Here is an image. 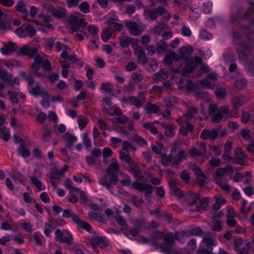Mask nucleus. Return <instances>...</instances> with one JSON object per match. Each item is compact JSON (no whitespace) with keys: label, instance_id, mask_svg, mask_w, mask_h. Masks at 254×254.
Here are the masks:
<instances>
[{"label":"nucleus","instance_id":"obj_1","mask_svg":"<svg viewBox=\"0 0 254 254\" xmlns=\"http://www.w3.org/2000/svg\"><path fill=\"white\" fill-rule=\"evenodd\" d=\"M208 112L211 116L212 122L214 123H220L223 119H226L228 117L234 116L232 115L227 106H222L218 108L216 105L210 104Z\"/></svg>","mask_w":254,"mask_h":254},{"label":"nucleus","instance_id":"obj_2","mask_svg":"<svg viewBox=\"0 0 254 254\" xmlns=\"http://www.w3.org/2000/svg\"><path fill=\"white\" fill-rule=\"evenodd\" d=\"M234 172V169L231 165H227L225 167L219 168L216 170V182L221 189L227 192L230 191L231 186L228 184H224L222 178L225 174L232 175Z\"/></svg>","mask_w":254,"mask_h":254},{"label":"nucleus","instance_id":"obj_3","mask_svg":"<svg viewBox=\"0 0 254 254\" xmlns=\"http://www.w3.org/2000/svg\"><path fill=\"white\" fill-rule=\"evenodd\" d=\"M24 19L27 21H31L36 25V28L38 30L44 33H47V29H53V26L50 23L52 17H38V19H32L34 17H23Z\"/></svg>","mask_w":254,"mask_h":254},{"label":"nucleus","instance_id":"obj_4","mask_svg":"<svg viewBox=\"0 0 254 254\" xmlns=\"http://www.w3.org/2000/svg\"><path fill=\"white\" fill-rule=\"evenodd\" d=\"M107 114L111 116L116 115V117L115 119L117 123L120 124H125L126 123H128V128H123V131L125 133L127 132L128 131H131L133 128V123L132 122H129V118L128 117L123 115V113L121 109L120 108L116 107L115 108L112 112L110 111H108L107 112Z\"/></svg>","mask_w":254,"mask_h":254},{"label":"nucleus","instance_id":"obj_5","mask_svg":"<svg viewBox=\"0 0 254 254\" xmlns=\"http://www.w3.org/2000/svg\"><path fill=\"white\" fill-rule=\"evenodd\" d=\"M227 134V132L225 129L221 130L215 128H212L211 129L204 128L201 131L200 137L203 140L210 139L214 140L217 139L219 137H225Z\"/></svg>","mask_w":254,"mask_h":254},{"label":"nucleus","instance_id":"obj_6","mask_svg":"<svg viewBox=\"0 0 254 254\" xmlns=\"http://www.w3.org/2000/svg\"><path fill=\"white\" fill-rule=\"evenodd\" d=\"M67 26L72 32L82 31L86 26L87 22L83 17H68Z\"/></svg>","mask_w":254,"mask_h":254},{"label":"nucleus","instance_id":"obj_7","mask_svg":"<svg viewBox=\"0 0 254 254\" xmlns=\"http://www.w3.org/2000/svg\"><path fill=\"white\" fill-rule=\"evenodd\" d=\"M15 33L20 38L33 37L36 35V30L30 24L22 25L16 29Z\"/></svg>","mask_w":254,"mask_h":254},{"label":"nucleus","instance_id":"obj_8","mask_svg":"<svg viewBox=\"0 0 254 254\" xmlns=\"http://www.w3.org/2000/svg\"><path fill=\"white\" fill-rule=\"evenodd\" d=\"M12 17H0V30L12 31L13 28L12 25L15 26H19L21 21L18 19L12 20Z\"/></svg>","mask_w":254,"mask_h":254},{"label":"nucleus","instance_id":"obj_9","mask_svg":"<svg viewBox=\"0 0 254 254\" xmlns=\"http://www.w3.org/2000/svg\"><path fill=\"white\" fill-rule=\"evenodd\" d=\"M132 187L140 192H145L147 194H151L154 189L151 185L138 181L133 182L132 184Z\"/></svg>","mask_w":254,"mask_h":254},{"label":"nucleus","instance_id":"obj_10","mask_svg":"<svg viewBox=\"0 0 254 254\" xmlns=\"http://www.w3.org/2000/svg\"><path fill=\"white\" fill-rule=\"evenodd\" d=\"M173 234L171 232L167 233L164 237V243L160 244V248L165 253H169L174 244Z\"/></svg>","mask_w":254,"mask_h":254},{"label":"nucleus","instance_id":"obj_11","mask_svg":"<svg viewBox=\"0 0 254 254\" xmlns=\"http://www.w3.org/2000/svg\"><path fill=\"white\" fill-rule=\"evenodd\" d=\"M55 240L60 243L70 245L73 241V238L70 232H67L65 234L60 229H58L55 232Z\"/></svg>","mask_w":254,"mask_h":254},{"label":"nucleus","instance_id":"obj_12","mask_svg":"<svg viewBox=\"0 0 254 254\" xmlns=\"http://www.w3.org/2000/svg\"><path fill=\"white\" fill-rule=\"evenodd\" d=\"M185 65L182 68L181 74L184 77L187 75L190 74L196 68V65L192 59H187V60H184Z\"/></svg>","mask_w":254,"mask_h":254},{"label":"nucleus","instance_id":"obj_13","mask_svg":"<svg viewBox=\"0 0 254 254\" xmlns=\"http://www.w3.org/2000/svg\"><path fill=\"white\" fill-rule=\"evenodd\" d=\"M144 14L146 16H159L164 15L167 16L168 12L162 7L155 9L152 6L148 7L144 9Z\"/></svg>","mask_w":254,"mask_h":254},{"label":"nucleus","instance_id":"obj_14","mask_svg":"<svg viewBox=\"0 0 254 254\" xmlns=\"http://www.w3.org/2000/svg\"><path fill=\"white\" fill-rule=\"evenodd\" d=\"M7 95L9 100L12 104H17L19 101H24L26 98V96L24 93L11 90L7 91Z\"/></svg>","mask_w":254,"mask_h":254},{"label":"nucleus","instance_id":"obj_15","mask_svg":"<svg viewBox=\"0 0 254 254\" xmlns=\"http://www.w3.org/2000/svg\"><path fill=\"white\" fill-rule=\"evenodd\" d=\"M245 97L241 94H237L232 97V103L233 107V111L238 114L239 109L245 103Z\"/></svg>","mask_w":254,"mask_h":254},{"label":"nucleus","instance_id":"obj_16","mask_svg":"<svg viewBox=\"0 0 254 254\" xmlns=\"http://www.w3.org/2000/svg\"><path fill=\"white\" fill-rule=\"evenodd\" d=\"M125 25L131 35L138 36L142 32V30L139 28V26L135 22L126 21Z\"/></svg>","mask_w":254,"mask_h":254},{"label":"nucleus","instance_id":"obj_17","mask_svg":"<svg viewBox=\"0 0 254 254\" xmlns=\"http://www.w3.org/2000/svg\"><path fill=\"white\" fill-rule=\"evenodd\" d=\"M193 51V48L191 45L182 46L179 48V54L181 59L187 60V59H192L189 58L188 56L191 54Z\"/></svg>","mask_w":254,"mask_h":254},{"label":"nucleus","instance_id":"obj_18","mask_svg":"<svg viewBox=\"0 0 254 254\" xmlns=\"http://www.w3.org/2000/svg\"><path fill=\"white\" fill-rule=\"evenodd\" d=\"M43 7L47 11L51 12L53 16H64L66 14V9L63 7H59L54 9L49 3L44 4Z\"/></svg>","mask_w":254,"mask_h":254},{"label":"nucleus","instance_id":"obj_19","mask_svg":"<svg viewBox=\"0 0 254 254\" xmlns=\"http://www.w3.org/2000/svg\"><path fill=\"white\" fill-rule=\"evenodd\" d=\"M186 158V156H185V151L183 149H181L179 150L176 156L169 154V157H167V159H168L169 161L172 162L173 164L177 165L182 161L183 159Z\"/></svg>","mask_w":254,"mask_h":254},{"label":"nucleus","instance_id":"obj_20","mask_svg":"<svg viewBox=\"0 0 254 254\" xmlns=\"http://www.w3.org/2000/svg\"><path fill=\"white\" fill-rule=\"evenodd\" d=\"M135 52L137 55V62L142 65L146 64L148 59L143 48L140 46H138L135 48Z\"/></svg>","mask_w":254,"mask_h":254},{"label":"nucleus","instance_id":"obj_21","mask_svg":"<svg viewBox=\"0 0 254 254\" xmlns=\"http://www.w3.org/2000/svg\"><path fill=\"white\" fill-rule=\"evenodd\" d=\"M3 45L4 46L0 49V52L3 55L7 56L17 51L16 45L11 41Z\"/></svg>","mask_w":254,"mask_h":254},{"label":"nucleus","instance_id":"obj_22","mask_svg":"<svg viewBox=\"0 0 254 254\" xmlns=\"http://www.w3.org/2000/svg\"><path fill=\"white\" fill-rule=\"evenodd\" d=\"M192 170L194 173L195 176L198 177L197 179V182L200 184L203 185L205 183V179L206 177L200 167L195 164L193 166Z\"/></svg>","mask_w":254,"mask_h":254},{"label":"nucleus","instance_id":"obj_23","mask_svg":"<svg viewBox=\"0 0 254 254\" xmlns=\"http://www.w3.org/2000/svg\"><path fill=\"white\" fill-rule=\"evenodd\" d=\"M91 242L92 244L102 248L106 247L109 243L108 239L103 236L95 237L92 239Z\"/></svg>","mask_w":254,"mask_h":254},{"label":"nucleus","instance_id":"obj_24","mask_svg":"<svg viewBox=\"0 0 254 254\" xmlns=\"http://www.w3.org/2000/svg\"><path fill=\"white\" fill-rule=\"evenodd\" d=\"M133 165L130 166V172L133 175L135 181L141 182L144 180V175L141 171L137 167Z\"/></svg>","mask_w":254,"mask_h":254},{"label":"nucleus","instance_id":"obj_25","mask_svg":"<svg viewBox=\"0 0 254 254\" xmlns=\"http://www.w3.org/2000/svg\"><path fill=\"white\" fill-rule=\"evenodd\" d=\"M185 198H186L188 201H190V203L191 205H193L199 199L200 194L198 193H193L191 191H189L186 194Z\"/></svg>","mask_w":254,"mask_h":254},{"label":"nucleus","instance_id":"obj_26","mask_svg":"<svg viewBox=\"0 0 254 254\" xmlns=\"http://www.w3.org/2000/svg\"><path fill=\"white\" fill-rule=\"evenodd\" d=\"M119 41L120 45L124 48L128 47L130 43L134 45L137 44V41L131 37H121Z\"/></svg>","mask_w":254,"mask_h":254},{"label":"nucleus","instance_id":"obj_27","mask_svg":"<svg viewBox=\"0 0 254 254\" xmlns=\"http://www.w3.org/2000/svg\"><path fill=\"white\" fill-rule=\"evenodd\" d=\"M209 202V198L205 197L201 199L199 205L196 206V211L200 213L205 211L208 205Z\"/></svg>","mask_w":254,"mask_h":254},{"label":"nucleus","instance_id":"obj_28","mask_svg":"<svg viewBox=\"0 0 254 254\" xmlns=\"http://www.w3.org/2000/svg\"><path fill=\"white\" fill-rule=\"evenodd\" d=\"M75 224H76L80 228L85 230L89 233H91L92 228L91 225L89 223L82 220L79 218V217H78L76 220Z\"/></svg>","mask_w":254,"mask_h":254},{"label":"nucleus","instance_id":"obj_29","mask_svg":"<svg viewBox=\"0 0 254 254\" xmlns=\"http://www.w3.org/2000/svg\"><path fill=\"white\" fill-rule=\"evenodd\" d=\"M62 217L64 218H71L74 223L78 218L79 216L75 214L73 211L69 209H64L63 210Z\"/></svg>","mask_w":254,"mask_h":254},{"label":"nucleus","instance_id":"obj_30","mask_svg":"<svg viewBox=\"0 0 254 254\" xmlns=\"http://www.w3.org/2000/svg\"><path fill=\"white\" fill-rule=\"evenodd\" d=\"M144 111L147 114H158L159 112V107L155 104L148 103L144 107Z\"/></svg>","mask_w":254,"mask_h":254},{"label":"nucleus","instance_id":"obj_31","mask_svg":"<svg viewBox=\"0 0 254 254\" xmlns=\"http://www.w3.org/2000/svg\"><path fill=\"white\" fill-rule=\"evenodd\" d=\"M99 42L100 40L98 35H92L90 40V45L89 46V48L91 50H94L98 49L99 47Z\"/></svg>","mask_w":254,"mask_h":254},{"label":"nucleus","instance_id":"obj_32","mask_svg":"<svg viewBox=\"0 0 254 254\" xmlns=\"http://www.w3.org/2000/svg\"><path fill=\"white\" fill-rule=\"evenodd\" d=\"M193 130V126L192 125L188 122L186 124V127L185 126H181L180 127L179 131L180 133L183 135L184 136H187L188 134V132H191Z\"/></svg>","mask_w":254,"mask_h":254},{"label":"nucleus","instance_id":"obj_33","mask_svg":"<svg viewBox=\"0 0 254 254\" xmlns=\"http://www.w3.org/2000/svg\"><path fill=\"white\" fill-rule=\"evenodd\" d=\"M12 74H8L4 69H0V78L7 85L8 83L12 84Z\"/></svg>","mask_w":254,"mask_h":254},{"label":"nucleus","instance_id":"obj_34","mask_svg":"<svg viewBox=\"0 0 254 254\" xmlns=\"http://www.w3.org/2000/svg\"><path fill=\"white\" fill-rule=\"evenodd\" d=\"M17 151L18 154L24 158H28L30 156V152L25 144H20Z\"/></svg>","mask_w":254,"mask_h":254},{"label":"nucleus","instance_id":"obj_35","mask_svg":"<svg viewBox=\"0 0 254 254\" xmlns=\"http://www.w3.org/2000/svg\"><path fill=\"white\" fill-rule=\"evenodd\" d=\"M156 53L160 55L163 52L166 51L168 49V44L167 42L163 40L159 41L156 44Z\"/></svg>","mask_w":254,"mask_h":254},{"label":"nucleus","instance_id":"obj_36","mask_svg":"<svg viewBox=\"0 0 254 254\" xmlns=\"http://www.w3.org/2000/svg\"><path fill=\"white\" fill-rule=\"evenodd\" d=\"M10 136V130L5 127H0V138L4 141H8Z\"/></svg>","mask_w":254,"mask_h":254},{"label":"nucleus","instance_id":"obj_37","mask_svg":"<svg viewBox=\"0 0 254 254\" xmlns=\"http://www.w3.org/2000/svg\"><path fill=\"white\" fill-rule=\"evenodd\" d=\"M226 199L221 197L216 198L215 202L212 205V209L215 211H218L220 208L226 203Z\"/></svg>","mask_w":254,"mask_h":254},{"label":"nucleus","instance_id":"obj_38","mask_svg":"<svg viewBox=\"0 0 254 254\" xmlns=\"http://www.w3.org/2000/svg\"><path fill=\"white\" fill-rule=\"evenodd\" d=\"M120 159L129 164L130 166L134 165V161L130 158L128 151H121Z\"/></svg>","mask_w":254,"mask_h":254},{"label":"nucleus","instance_id":"obj_39","mask_svg":"<svg viewBox=\"0 0 254 254\" xmlns=\"http://www.w3.org/2000/svg\"><path fill=\"white\" fill-rule=\"evenodd\" d=\"M203 241L206 246L202 249H207L208 251H212L213 247L215 246V241L211 237H207L203 238Z\"/></svg>","mask_w":254,"mask_h":254},{"label":"nucleus","instance_id":"obj_40","mask_svg":"<svg viewBox=\"0 0 254 254\" xmlns=\"http://www.w3.org/2000/svg\"><path fill=\"white\" fill-rule=\"evenodd\" d=\"M247 9L245 8V9L242 8H240L238 10L237 14L238 15H244L247 16V15L251 14L254 11V4H250L249 7H247Z\"/></svg>","mask_w":254,"mask_h":254},{"label":"nucleus","instance_id":"obj_41","mask_svg":"<svg viewBox=\"0 0 254 254\" xmlns=\"http://www.w3.org/2000/svg\"><path fill=\"white\" fill-rule=\"evenodd\" d=\"M248 81L245 78H242L235 80L234 86L238 90H241L246 87Z\"/></svg>","mask_w":254,"mask_h":254},{"label":"nucleus","instance_id":"obj_42","mask_svg":"<svg viewBox=\"0 0 254 254\" xmlns=\"http://www.w3.org/2000/svg\"><path fill=\"white\" fill-rule=\"evenodd\" d=\"M12 178L15 182L21 184L24 183L26 179L25 176L19 172H14L12 176Z\"/></svg>","mask_w":254,"mask_h":254},{"label":"nucleus","instance_id":"obj_43","mask_svg":"<svg viewBox=\"0 0 254 254\" xmlns=\"http://www.w3.org/2000/svg\"><path fill=\"white\" fill-rule=\"evenodd\" d=\"M33 241L36 245L40 246L42 245V241L45 240L44 237L39 232H36L33 236Z\"/></svg>","mask_w":254,"mask_h":254},{"label":"nucleus","instance_id":"obj_44","mask_svg":"<svg viewBox=\"0 0 254 254\" xmlns=\"http://www.w3.org/2000/svg\"><path fill=\"white\" fill-rule=\"evenodd\" d=\"M186 235L187 237L191 236H201L203 234V231L199 228H195L186 231Z\"/></svg>","mask_w":254,"mask_h":254},{"label":"nucleus","instance_id":"obj_45","mask_svg":"<svg viewBox=\"0 0 254 254\" xmlns=\"http://www.w3.org/2000/svg\"><path fill=\"white\" fill-rule=\"evenodd\" d=\"M240 134L244 139L247 141H251L252 137L251 131L247 128H242L240 129Z\"/></svg>","mask_w":254,"mask_h":254},{"label":"nucleus","instance_id":"obj_46","mask_svg":"<svg viewBox=\"0 0 254 254\" xmlns=\"http://www.w3.org/2000/svg\"><path fill=\"white\" fill-rule=\"evenodd\" d=\"M143 127L145 129L148 130L150 132L153 134L156 135L158 133V130L157 127L153 125L151 122H147L143 124Z\"/></svg>","mask_w":254,"mask_h":254},{"label":"nucleus","instance_id":"obj_47","mask_svg":"<svg viewBox=\"0 0 254 254\" xmlns=\"http://www.w3.org/2000/svg\"><path fill=\"white\" fill-rule=\"evenodd\" d=\"M52 131L48 127H45L43 131V134L42 136V140L43 142L49 141L51 138Z\"/></svg>","mask_w":254,"mask_h":254},{"label":"nucleus","instance_id":"obj_48","mask_svg":"<svg viewBox=\"0 0 254 254\" xmlns=\"http://www.w3.org/2000/svg\"><path fill=\"white\" fill-rule=\"evenodd\" d=\"M168 76V72L164 69H160L158 72H156L154 75L155 79L161 80L164 79Z\"/></svg>","mask_w":254,"mask_h":254},{"label":"nucleus","instance_id":"obj_49","mask_svg":"<svg viewBox=\"0 0 254 254\" xmlns=\"http://www.w3.org/2000/svg\"><path fill=\"white\" fill-rule=\"evenodd\" d=\"M233 162H235L236 164L238 165L245 166L247 165L246 156L245 155L236 156L235 158H234Z\"/></svg>","mask_w":254,"mask_h":254},{"label":"nucleus","instance_id":"obj_50","mask_svg":"<svg viewBox=\"0 0 254 254\" xmlns=\"http://www.w3.org/2000/svg\"><path fill=\"white\" fill-rule=\"evenodd\" d=\"M186 89L188 92H191L197 89V85L192 80L188 79L186 81Z\"/></svg>","mask_w":254,"mask_h":254},{"label":"nucleus","instance_id":"obj_51","mask_svg":"<svg viewBox=\"0 0 254 254\" xmlns=\"http://www.w3.org/2000/svg\"><path fill=\"white\" fill-rule=\"evenodd\" d=\"M199 37L204 40H209L212 39L213 35L205 29H202L199 33Z\"/></svg>","mask_w":254,"mask_h":254},{"label":"nucleus","instance_id":"obj_52","mask_svg":"<svg viewBox=\"0 0 254 254\" xmlns=\"http://www.w3.org/2000/svg\"><path fill=\"white\" fill-rule=\"evenodd\" d=\"M31 182L33 184V185L37 188L39 191H41L42 190H44L45 188L42 189V182L35 176H32L30 177Z\"/></svg>","mask_w":254,"mask_h":254},{"label":"nucleus","instance_id":"obj_53","mask_svg":"<svg viewBox=\"0 0 254 254\" xmlns=\"http://www.w3.org/2000/svg\"><path fill=\"white\" fill-rule=\"evenodd\" d=\"M165 133L168 137H173L175 134V127L173 125H169L165 128Z\"/></svg>","mask_w":254,"mask_h":254},{"label":"nucleus","instance_id":"obj_54","mask_svg":"<svg viewBox=\"0 0 254 254\" xmlns=\"http://www.w3.org/2000/svg\"><path fill=\"white\" fill-rule=\"evenodd\" d=\"M215 94L219 99H224L226 96V91L223 88H217L215 90Z\"/></svg>","mask_w":254,"mask_h":254},{"label":"nucleus","instance_id":"obj_55","mask_svg":"<svg viewBox=\"0 0 254 254\" xmlns=\"http://www.w3.org/2000/svg\"><path fill=\"white\" fill-rule=\"evenodd\" d=\"M20 226L24 231L28 233H32L33 231V225L30 222H28L27 221H23L21 223H20Z\"/></svg>","mask_w":254,"mask_h":254},{"label":"nucleus","instance_id":"obj_56","mask_svg":"<svg viewBox=\"0 0 254 254\" xmlns=\"http://www.w3.org/2000/svg\"><path fill=\"white\" fill-rule=\"evenodd\" d=\"M62 177L63 176L58 169H54L50 174V180H57Z\"/></svg>","mask_w":254,"mask_h":254},{"label":"nucleus","instance_id":"obj_57","mask_svg":"<svg viewBox=\"0 0 254 254\" xmlns=\"http://www.w3.org/2000/svg\"><path fill=\"white\" fill-rule=\"evenodd\" d=\"M119 170V164L117 162H112L109 167L106 171L107 173H118Z\"/></svg>","mask_w":254,"mask_h":254},{"label":"nucleus","instance_id":"obj_58","mask_svg":"<svg viewBox=\"0 0 254 254\" xmlns=\"http://www.w3.org/2000/svg\"><path fill=\"white\" fill-rule=\"evenodd\" d=\"M109 175V182L114 185H116L119 181L117 173H107Z\"/></svg>","mask_w":254,"mask_h":254},{"label":"nucleus","instance_id":"obj_59","mask_svg":"<svg viewBox=\"0 0 254 254\" xmlns=\"http://www.w3.org/2000/svg\"><path fill=\"white\" fill-rule=\"evenodd\" d=\"M28 89L29 90V92L35 96H38L40 94L41 90V88L38 85H36L34 87L31 86L30 87H28Z\"/></svg>","mask_w":254,"mask_h":254},{"label":"nucleus","instance_id":"obj_60","mask_svg":"<svg viewBox=\"0 0 254 254\" xmlns=\"http://www.w3.org/2000/svg\"><path fill=\"white\" fill-rule=\"evenodd\" d=\"M212 7V3L211 1H208L204 3L202 5V11L203 14H208L211 10Z\"/></svg>","mask_w":254,"mask_h":254},{"label":"nucleus","instance_id":"obj_61","mask_svg":"<svg viewBox=\"0 0 254 254\" xmlns=\"http://www.w3.org/2000/svg\"><path fill=\"white\" fill-rule=\"evenodd\" d=\"M63 139L64 140H65L66 142L70 141H76L77 140V138L75 135L72 134L71 133L67 132H66L63 136Z\"/></svg>","mask_w":254,"mask_h":254},{"label":"nucleus","instance_id":"obj_62","mask_svg":"<svg viewBox=\"0 0 254 254\" xmlns=\"http://www.w3.org/2000/svg\"><path fill=\"white\" fill-rule=\"evenodd\" d=\"M16 9L17 11L23 13L27 14L28 11L26 9L25 4L23 2L20 1H18L16 6Z\"/></svg>","mask_w":254,"mask_h":254},{"label":"nucleus","instance_id":"obj_63","mask_svg":"<svg viewBox=\"0 0 254 254\" xmlns=\"http://www.w3.org/2000/svg\"><path fill=\"white\" fill-rule=\"evenodd\" d=\"M242 36V35L240 33V32L238 31H234L232 34V38L233 43L237 45L238 43H239L241 42Z\"/></svg>","mask_w":254,"mask_h":254},{"label":"nucleus","instance_id":"obj_64","mask_svg":"<svg viewBox=\"0 0 254 254\" xmlns=\"http://www.w3.org/2000/svg\"><path fill=\"white\" fill-rule=\"evenodd\" d=\"M70 250L75 254H85L81 247L75 244L70 245Z\"/></svg>","mask_w":254,"mask_h":254}]
</instances>
